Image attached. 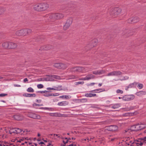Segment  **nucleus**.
I'll return each mask as SVG.
<instances>
[{"mask_svg": "<svg viewBox=\"0 0 146 146\" xmlns=\"http://www.w3.org/2000/svg\"><path fill=\"white\" fill-rule=\"evenodd\" d=\"M49 7V5L47 3L42 2L35 5L33 8L35 11L40 12L46 10Z\"/></svg>", "mask_w": 146, "mask_h": 146, "instance_id": "obj_1", "label": "nucleus"}, {"mask_svg": "<svg viewBox=\"0 0 146 146\" xmlns=\"http://www.w3.org/2000/svg\"><path fill=\"white\" fill-rule=\"evenodd\" d=\"M146 127V125L144 123H140L131 125L130 128L131 131H135L143 129Z\"/></svg>", "mask_w": 146, "mask_h": 146, "instance_id": "obj_2", "label": "nucleus"}, {"mask_svg": "<svg viewBox=\"0 0 146 146\" xmlns=\"http://www.w3.org/2000/svg\"><path fill=\"white\" fill-rule=\"evenodd\" d=\"M64 17L63 14L58 13L47 14L46 15L49 20H58Z\"/></svg>", "mask_w": 146, "mask_h": 146, "instance_id": "obj_3", "label": "nucleus"}, {"mask_svg": "<svg viewBox=\"0 0 146 146\" xmlns=\"http://www.w3.org/2000/svg\"><path fill=\"white\" fill-rule=\"evenodd\" d=\"M32 32L31 30L30 29H24L17 31L16 32V35L18 36H26L30 34Z\"/></svg>", "mask_w": 146, "mask_h": 146, "instance_id": "obj_4", "label": "nucleus"}, {"mask_svg": "<svg viewBox=\"0 0 146 146\" xmlns=\"http://www.w3.org/2000/svg\"><path fill=\"white\" fill-rule=\"evenodd\" d=\"M121 11V9L120 8L115 7L112 9L111 12L110 14L112 17H115L119 14Z\"/></svg>", "mask_w": 146, "mask_h": 146, "instance_id": "obj_5", "label": "nucleus"}, {"mask_svg": "<svg viewBox=\"0 0 146 146\" xmlns=\"http://www.w3.org/2000/svg\"><path fill=\"white\" fill-rule=\"evenodd\" d=\"M72 22L73 20L72 18H70L68 19L63 27V30L64 31H66L68 29L72 24Z\"/></svg>", "mask_w": 146, "mask_h": 146, "instance_id": "obj_6", "label": "nucleus"}, {"mask_svg": "<svg viewBox=\"0 0 146 146\" xmlns=\"http://www.w3.org/2000/svg\"><path fill=\"white\" fill-rule=\"evenodd\" d=\"M97 40L95 39L92 40L90 43L86 46V49L88 50L96 46L97 44Z\"/></svg>", "mask_w": 146, "mask_h": 146, "instance_id": "obj_7", "label": "nucleus"}, {"mask_svg": "<svg viewBox=\"0 0 146 146\" xmlns=\"http://www.w3.org/2000/svg\"><path fill=\"white\" fill-rule=\"evenodd\" d=\"M70 71L74 72H82L84 70V68L82 67H75L70 68Z\"/></svg>", "mask_w": 146, "mask_h": 146, "instance_id": "obj_8", "label": "nucleus"}, {"mask_svg": "<svg viewBox=\"0 0 146 146\" xmlns=\"http://www.w3.org/2000/svg\"><path fill=\"white\" fill-rule=\"evenodd\" d=\"M139 21V18L137 17H132L129 19L127 22L128 23L132 24L136 23Z\"/></svg>", "mask_w": 146, "mask_h": 146, "instance_id": "obj_9", "label": "nucleus"}, {"mask_svg": "<svg viewBox=\"0 0 146 146\" xmlns=\"http://www.w3.org/2000/svg\"><path fill=\"white\" fill-rule=\"evenodd\" d=\"M54 66V67L58 69H66L67 68L66 64L62 63H55Z\"/></svg>", "mask_w": 146, "mask_h": 146, "instance_id": "obj_10", "label": "nucleus"}, {"mask_svg": "<svg viewBox=\"0 0 146 146\" xmlns=\"http://www.w3.org/2000/svg\"><path fill=\"white\" fill-rule=\"evenodd\" d=\"M122 34L126 37H129L133 34V31L130 29H125L124 30Z\"/></svg>", "mask_w": 146, "mask_h": 146, "instance_id": "obj_11", "label": "nucleus"}, {"mask_svg": "<svg viewBox=\"0 0 146 146\" xmlns=\"http://www.w3.org/2000/svg\"><path fill=\"white\" fill-rule=\"evenodd\" d=\"M22 131V130L19 128H10V129L9 131V133L11 134L12 133H16L17 134H18L21 133Z\"/></svg>", "mask_w": 146, "mask_h": 146, "instance_id": "obj_12", "label": "nucleus"}, {"mask_svg": "<svg viewBox=\"0 0 146 146\" xmlns=\"http://www.w3.org/2000/svg\"><path fill=\"white\" fill-rule=\"evenodd\" d=\"M122 74V73L121 71L116 70L108 73L107 75L108 76H118L121 75Z\"/></svg>", "mask_w": 146, "mask_h": 146, "instance_id": "obj_13", "label": "nucleus"}, {"mask_svg": "<svg viewBox=\"0 0 146 146\" xmlns=\"http://www.w3.org/2000/svg\"><path fill=\"white\" fill-rule=\"evenodd\" d=\"M28 116L31 118L39 119L40 118V116L32 112L29 113L27 114Z\"/></svg>", "mask_w": 146, "mask_h": 146, "instance_id": "obj_14", "label": "nucleus"}, {"mask_svg": "<svg viewBox=\"0 0 146 146\" xmlns=\"http://www.w3.org/2000/svg\"><path fill=\"white\" fill-rule=\"evenodd\" d=\"M135 98L133 95H125L123 97V99L124 101H129L133 100Z\"/></svg>", "mask_w": 146, "mask_h": 146, "instance_id": "obj_15", "label": "nucleus"}, {"mask_svg": "<svg viewBox=\"0 0 146 146\" xmlns=\"http://www.w3.org/2000/svg\"><path fill=\"white\" fill-rule=\"evenodd\" d=\"M76 6L75 5L74 3L73 2H71L69 3L67 5L66 7H67L68 9H68L69 10H72L76 8Z\"/></svg>", "mask_w": 146, "mask_h": 146, "instance_id": "obj_16", "label": "nucleus"}, {"mask_svg": "<svg viewBox=\"0 0 146 146\" xmlns=\"http://www.w3.org/2000/svg\"><path fill=\"white\" fill-rule=\"evenodd\" d=\"M53 48L52 46L50 45H46L41 46L39 50H47Z\"/></svg>", "mask_w": 146, "mask_h": 146, "instance_id": "obj_17", "label": "nucleus"}, {"mask_svg": "<svg viewBox=\"0 0 146 146\" xmlns=\"http://www.w3.org/2000/svg\"><path fill=\"white\" fill-rule=\"evenodd\" d=\"M13 117L15 120L17 121H21L23 119L22 115L19 114L14 115Z\"/></svg>", "mask_w": 146, "mask_h": 146, "instance_id": "obj_18", "label": "nucleus"}, {"mask_svg": "<svg viewBox=\"0 0 146 146\" xmlns=\"http://www.w3.org/2000/svg\"><path fill=\"white\" fill-rule=\"evenodd\" d=\"M9 49H15L17 46V44L14 42H9Z\"/></svg>", "mask_w": 146, "mask_h": 146, "instance_id": "obj_19", "label": "nucleus"}, {"mask_svg": "<svg viewBox=\"0 0 146 146\" xmlns=\"http://www.w3.org/2000/svg\"><path fill=\"white\" fill-rule=\"evenodd\" d=\"M117 127L116 125H111L109 127L108 130L110 131H114L117 129Z\"/></svg>", "mask_w": 146, "mask_h": 146, "instance_id": "obj_20", "label": "nucleus"}, {"mask_svg": "<svg viewBox=\"0 0 146 146\" xmlns=\"http://www.w3.org/2000/svg\"><path fill=\"white\" fill-rule=\"evenodd\" d=\"M137 84V83L135 82L131 84L128 86L126 87L125 90H128V89L129 88H132L135 87V86H136Z\"/></svg>", "mask_w": 146, "mask_h": 146, "instance_id": "obj_21", "label": "nucleus"}, {"mask_svg": "<svg viewBox=\"0 0 146 146\" xmlns=\"http://www.w3.org/2000/svg\"><path fill=\"white\" fill-rule=\"evenodd\" d=\"M23 96L25 97H35L36 96V95L35 94H31L28 93L24 94H23Z\"/></svg>", "mask_w": 146, "mask_h": 146, "instance_id": "obj_22", "label": "nucleus"}, {"mask_svg": "<svg viewBox=\"0 0 146 146\" xmlns=\"http://www.w3.org/2000/svg\"><path fill=\"white\" fill-rule=\"evenodd\" d=\"M136 95L138 96H141L143 95H145L146 94V92L145 91H140L137 92L136 93Z\"/></svg>", "mask_w": 146, "mask_h": 146, "instance_id": "obj_23", "label": "nucleus"}, {"mask_svg": "<svg viewBox=\"0 0 146 146\" xmlns=\"http://www.w3.org/2000/svg\"><path fill=\"white\" fill-rule=\"evenodd\" d=\"M94 76L91 74L87 75L85 77L86 80H88L91 79V78H94Z\"/></svg>", "mask_w": 146, "mask_h": 146, "instance_id": "obj_24", "label": "nucleus"}, {"mask_svg": "<svg viewBox=\"0 0 146 146\" xmlns=\"http://www.w3.org/2000/svg\"><path fill=\"white\" fill-rule=\"evenodd\" d=\"M45 76L57 79H59L60 78V76L55 75L46 74L45 75Z\"/></svg>", "mask_w": 146, "mask_h": 146, "instance_id": "obj_25", "label": "nucleus"}, {"mask_svg": "<svg viewBox=\"0 0 146 146\" xmlns=\"http://www.w3.org/2000/svg\"><path fill=\"white\" fill-rule=\"evenodd\" d=\"M85 96L87 97H94L96 96V95L95 94L92 93H86L85 94Z\"/></svg>", "mask_w": 146, "mask_h": 146, "instance_id": "obj_26", "label": "nucleus"}, {"mask_svg": "<svg viewBox=\"0 0 146 146\" xmlns=\"http://www.w3.org/2000/svg\"><path fill=\"white\" fill-rule=\"evenodd\" d=\"M68 103L66 101L59 102L58 105L60 106H64L67 105Z\"/></svg>", "mask_w": 146, "mask_h": 146, "instance_id": "obj_27", "label": "nucleus"}, {"mask_svg": "<svg viewBox=\"0 0 146 146\" xmlns=\"http://www.w3.org/2000/svg\"><path fill=\"white\" fill-rule=\"evenodd\" d=\"M58 95V93H56V94H44V96H45L46 97H49L51 96H57Z\"/></svg>", "mask_w": 146, "mask_h": 146, "instance_id": "obj_28", "label": "nucleus"}, {"mask_svg": "<svg viewBox=\"0 0 146 146\" xmlns=\"http://www.w3.org/2000/svg\"><path fill=\"white\" fill-rule=\"evenodd\" d=\"M9 42H4L2 44V46L4 48H9Z\"/></svg>", "mask_w": 146, "mask_h": 146, "instance_id": "obj_29", "label": "nucleus"}, {"mask_svg": "<svg viewBox=\"0 0 146 146\" xmlns=\"http://www.w3.org/2000/svg\"><path fill=\"white\" fill-rule=\"evenodd\" d=\"M44 39L43 36H39L36 39V41L37 42H41Z\"/></svg>", "mask_w": 146, "mask_h": 146, "instance_id": "obj_30", "label": "nucleus"}, {"mask_svg": "<svg viewBox=\"0 0 146 146\" xmlns=\"http://www.w3.org/2000/svg\"><path fill=\"white\" fill-rule=\"evenodd\" d=\"M64 114H62L60 113H54V116L55 117H66Z\"/></svg>", "mask_w": 146, "mask_h": 146, "instance_id": "obj_31", "label": "nucleus"}, {"mask_svg": "<svg viewBox=\"0 0 146 146\" xmlns=\"http://www.w3.org/2000/svg\"><path fill=\"white\" fill-rule=\"evenodd\" d=\"M119 107H120V104H116L112 106L111 108L115 109L118 108Z\"/></svg>", "mask_w": 146, "mask_h": 146, "instance_id": "obj_32", "label": "nucleus"}, {"mask_svg": "<svg viewBox=\"0 0 146 146\" xmlns=\"http://www.w3.org/2000/svg\"><path fill=\"white\" fill-rule=\"evenodd\" d=\"M78 78L77 76L73 75H70L68 76V78L70 79H76Z\"/></svg>", "mask_w": 146, "mask_h": 146, "instance_id": "obj_33", "label": "nucleus"}, {"mask_svg": "<svg viewBox=\"0 0 146 146\" xmlns=\"http://www.w3.org/2000/svg\"><path fill=\"white\" fill-rule=\"evenodd\" d=\"M5 10V9L4 8L0 7V15L3 14Z\"/></svg>", "mask_w": 146, "mask_h": 146, "instance_id": "obj_34", "label": "nucleus"}, {"mask_svg": "<svg viewBox=\"0 0 146 146\" xmlns=\"http://www.w3.org/2000/svg\"><path fill=\"white\" fill-rule=\"evenodd\" d=\"M105 91V90L104 88H100L95 90V92H97L98 93H99L103 91Z\"/></svg>", "mask_w": 146, "mask_h": 146, "instance_id": "obj_35", "label": "nucleus"}, {"mask_svg": "<svg viewBox=\"0 0 146 146\" xmlns=\"http://www.w3.org/2000/svg\"><path fill=\"white\" fill-rule=\"evenodd\" d=\"M55 90H62V86H58L57 87H55Z\"/></svg>", "mask_w": 146, "mask_h": 146, "instance_id": "obj_36", "label": "nucleus"}, {"mask_svg": "<svg viewBox=\"0 0 146 146\" xmlns=\"http://www.w3.org/2000/svg\"><path fill=\"white\" fill-rule=\"evenodd\" d=\"M40 109L44 110H48L49 111H52V108H49L47 107H41L40 108Z\"/></svg>", "mask_w": 146, "mask_h": 146, "instance_id": "obj_37", "label": "nucleus"}, {"mask_svg": "<svg viewBox=\"0 0 146 146\" xmlns=\"http://www.w3.org/2000/svg\"><path fill=\"white\" fill-rule=\"evenodd\" d=\"M27 91L29 92H33L34 90L32 88L29 87L27 89Z\"/></svg>", "mask_w": 146, "mask_h": 146, "instance_id": "obj_38", "label": "nucleus"}, {"mask_svg": "<svg viewBox=\"0 0 146 146\" xmlns=\"http://www.w3.org/2000/svg\"><path fill=\"white\" fill-rule=\"evenodd\" d=\"M44 81H53V80L50 77H48V78H44Z\"/></svg>", "mask_w": 146, "mask_h": 146, "instance_id": "obj_39", "label": "nucleus"}, {"mask_svg": "<svg viewBox=\"0 0 146 146\" xmlns=\"http://www.w3.org/2000/svg\"><path fill=\"white\" fill-rule=\"evenodd\" d=\"M80 102H85L87 101V99L86 98H82L79 100Z\"/></svg>", "mask_w": 146, "mask_h": 146, "instance_id": "obj_40", "label": "nucleus"}, {"mask_svg": "<svg viewBox=\"0 0 146 146\" xmlns=\"http://www.w3.org/2000/svg\"><path fill=\"white\" fill-rule=\"evenodd\" d=\"M143 87V85L142 84L139 83L138 84V87L139 89H141Z\"/></svg>", "mask_w": 146, "mask_h": 146, "instance_id": "obj_41", "label": "nucleus"}, {"mask_svg": "<svg viewBox=\"0 0 146 146\" xmlns=\"http://www.w3.org/2000/svg\"><path fill=\"white\" fill-rule=\"evenodd\" d=\"M59 98H65L66 99H67L69 98L68 96H66V95H65V96L63 95V96H60L59 97Z\"/></svg>", "mask_w": 146, "mask_h": 146, "instance_id": "obj_42", "label": "nucleus"}, {"mask_svg": "<svg viewBox=\"0 0 146 146\" xmlns=\"http://www.w3.org/2000/svg\"><path fill=\"white\" fill-rule=\"evenodd\" d=\"M37 87L38 88H43L44 86L42 84H39L37 85Z\"/></svg>", "mask_w": 146, "mask_h": 146, "instance_id": "obj_43", "label": "nucleus"}, {"mask_svg": "<svg viewBox=\"0 0 146 146\" xmlns=\"http://www.w3.org/2000/svg\"><path fill=\"white\" fill-rule=\"evenodd\" d=\"M48 92H49L48 91H46V90H45L44 91H38L37 92V93H41L42 94L46 93Z\"/></svg>", "mask_w": 146, "mask_h": 146, "instance_id": "obj_44", "label": "nucleus"}, {"mask_svg": "<svg viewBox=\"0 0 146 146\" xmlns=\"http://www.w3.org/2000/svg\"><path fill=\"white\" fill-rule=\"evenodd\" d=\"M123 91L121 90L118 89L116 91V92L117 93H120L122 94L123 93Z\"/></svg>", "mask_w": 146, "mask_h": 146, "instance_id": "obj_45", "label": "nucleus"}, {"mask_svg": "<svg viewBox=\"0 0 146 146\" xmlns=\"http://www.w3.org/2000/svg\"><path fill=\"white\" fill-rule=\"evenodd\" d=\"M37 81H44V78H38L37 79Z\"/></svg>", "mask_w": 146, "mask_h": 146, "instance_id": "obj_46", "label": "nucleus"}, {"mask_svg": "<svg viewBox=\"0 0 146 146\" xmlns=\"http://www.w3.org/2000/svg\"><path fill=\"white\" fill-rule=\"evenodd\" d=\"M42 106V104H37L35 103L33 104V106Z\"/></svg>", "mask_w": 146, "mask_h": 146, "instance_id": "obj_47", "label": "nucleus"}, {"mask_svg": "<svg viewBox=\"0 0 146 146\" xmlns=\"http://www.w3.org/2000/svg\"><path fill=\"white\" fill-rule=\"evenodd\" d=\"M47 90H55V88H47Z\"/></svg>", "mask_w": 146, "mask_h": 146, "instance_id": "obj_48", "label": "nucleus"}, {"mask_svg": "<svg viewBox=\"0 0 146 146\" xmlns=\"http://www.w3.org/2000/svg\"><path fill=\"white\" fill-rule=\"evenodd\" d=\"M100 75L103 74L105 73V71L104 70H99Z\"/></svg>", "mask_w": 146, "mask_h": 146, "instance_id": "obj_49", "label": "nucleus"}, {"mask_svg": "<svg viewBox=\"0 0 146 146\" xmlns=\"http://www.w3.org/2000/svg\"><path fill=\"white\" fill-rule=\"evenodd\" d=\"M84 82H77L76 83V85H78V84H83L84 83Z\"/></svg>", "mask_w": 146, "mask_h": 146, "instance_id": "obj_50", "label": "nucleus"}, {"mask_svg": "<svg viewBox=\"0 0 146 146\" xmlns=\"http://www.w3.org/2000/svg\"><path fill=\"white\" fill-rule=\"evenodd\" d=\"M38 144L41 145H44V146L46 145H47L43 141H41Z\"/></svg>", "mask_w": 146, "mask_h": 146, "instance_id": "obj_51", "label": "nucleus"}, {"mask_svg": "<svg viewBox=\"0 0 146 146\" xmlns=\"http://www.w3.org/2000/svg\"><path fill=\"white\" fill-rule=\"evenodd\" d=\"M7 95L6 94H0V97H4Z\"/></svg>", "mask_w": 146, "mask_h": 146, "instance_id": "obj_52", "label": "nucleus"}, {"mask_svg": "<svg viewBox=\"0 0 146 146\" xmlns=\"http://www.w3.org/2000/svg\"><path fill=\"white\" fill-rule=\"evenodd\" d=\"M135 106H131L129 108L130 110H132L134 109L135 108Z\"/></svg>", "mask_w": 146, "mask_h": 146, "instance_id": "obj_53", "label": "nucleus"}, {"mask_svg": "<svg viewBox=\"0 0 146 146\" xmlns=\"http://www.w3.org/2000/svg\"><path fill=\"white\" fill-rule=\"evenodd\" d=\"M54 113H50L49 115L51 116H54Z\"/></svg>", "mask_w": 146, "mask_h": 146, "instance_id": "obj_54", "label": "nucleus"}, {"mask_svg": "<svg viewBox=\"0 0 146 146\" xmlns=\"http://www.w3.org/2000/svg\"><path fill=\"white\" fill-rule=\"evenodd\" d=\"M79 80H86L85 77H84V78H79Z\"/></svg>", "mask_w": 146, "mask_h": 146, "instance_id": "obj_55", "label": "nucleus"}, {"mask_svg": "<svg viewBox=\"0 0 146 146\" xmlns=\"http://www.w3.org/2000/svg\"><path fill=\"white\" fill-rule=\"evenodd\" d=\"M130 130V129H126L124 131V132L123 133H126L127 132L128 130Z\"/></svg>", "mask_w": 146, "mask_h": 146, "instance_id": "obj_56", "label": "nucleus"}, {"mask_svg": "<svg viewBox=\"0 0 146 146\" xmlns=\"http://www.w3.org/2000/svg\"><path fill=\"white\" fill-rule=\"evenodd\" d=\"M89 92H91V93H98V92H95V90H91V91H90Z\"/></svg>", "mask_w": 146, "mask_h": 146, "instance_id": "obj_57", "label": "nucleus"}, {"mask_svg": "<svg viewBox=\"0 0 146 146\" xmlns=\"http://www.w3.org/2000/svg\"><path fill=\"white\" fill-rule=\"evenodd\" d=\"M62 142H63V143H64L63 144H61V146H65L66 144L64 143V141L63 140Z\"/></svg>", "mask_w": 146, "mask_h": 146, "instance_id": "obj_58", "label": "nucleus"}, {"mask_svg": "<svg viewBox=\"0 0 146 146\" xmlns=\"http://www.w3.org/2000/svg\"><path fill=\"white\" fill-rule=\"evenodd\" d=\"M36 102L40 103L41 102V100H36Z\"/></svg>", "mask_w": 146, "mask_h": 146, "instance_id": "obj_59", "label": "nucleus"}, {"mask_svg": "<svg viewBox=\"0 0 146 146\" xmlns=\"http://www.w3.org/2000/svg\"><path fill=\"white\" fill-rule=\"evenodd\" d=\"M28 79L27 78H26L24 79L23 81L24 82H25L27 81H28Z\"/></svg>", "mask_w": 146, "mask_h": 146, "instance_id": "obj_60", "label": "nucleus"}, {"mask_svg": "<svg viewBox=\"0 0 146 146\" xmlns=\"http://www.w3.org/2000/svg\"><path fill=\"white\" fill-rule=\"evenodd\" d=\"M91 107L92 108H97V105H93L91 106Z\"/></svg>", "mask_w": 146, "mask_h": 146, "instance_id": "obj_61", "label": "nucleus"}, {"mask_svg": "<svg viewBox=\"0 0 146 146\" xmlns=\"http://www.w3.org/2000/svg\"><path fill=\"white\" fill-rule=\"evenodd\" d=\"M51 141H50V142H49L48 143V144L46 145H45L44 146H50V145H51Z\"/></svg>", "mask_w": 146, "mask_h": 146, "instance_id": "obj_62", "label": "nucleus"}, {"mask_svg": "<svg viewBox=\"0 0 146 146\" xmlns=\"http://www.w3.org/2000/svg\"><path fill=\"white\" fill-rule=\"evenodd\" d=\"M143 141L144 142H145V141H146V136L143 137Z\"/></svg>", "mask_w": 146, "mask_h": 146, "instance_id": "obj_63", "label": "nucleus"}, {"mask_svg": "<svg viewBox=\"0 0 146 146\" xmlns=\"http://www.w3.org/2000/svg\"><path fill=\"white\" fill-rule=\"evenodd\" d=\"M96 71H93L92 72V73L94 74L97 75Z\"/></svg>", "mask_w": 146, "mask_h": 146, "instance_id": "obj_64", "label": "nucleus"}]
</instances>
